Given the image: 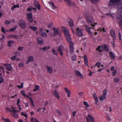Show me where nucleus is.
<instances>
[{
	"label": "nucleus",
	"mask_w": 122,
	"mask_h": 122,
	"mask_svg": "<svg viewBox=\"0 0 122 122\" xmlns=\"http://www.w3.org/2000/svg\"><path fill=\"white\" fill-rule=\"evenodd\" d=\"M120 26H122V16L120 18V20L119 22Z\"/></svg>",
	"instance_id": "43"
},
{
	"label": "nucleus",
	"mask_w": 122,
	"mask_h": 122,
	"mask_svg": "<svg viewBox=\"0 0 122 122\" xmlns=\"http://www.w3.org/2000/svg\"><path fill=\"white\" fill-rule=\"evenodd\" d=\"M67 21L70 26V27H72L73 25V21L72 19L69 18L67 19Z\"/></svg>",
	"instance_id": "16"
},
{
	"label": "nucleus",
	"mask_w": 122,
	"mask_h": 122,
	"mask_svg": "<svg viewBox=\"0 0 122 122\" xmlns=\"http://www.w3.org/2000/svg\"><path fill=\"white\" fill-rule=\"evenodd\" d=\"M113 80L115 82H117L119 81L120 79L118 78H114L113 79Z\"/></svg>",
	"instance_id": "50"
},
{
	"label": "nucleus",
	"mask_w": 122,
	"mask_h": 122,
	"mask_svg": "<svg viewBox=\"0 0 122 122\" xmlns=\"http://www.w3.org/2000/svg\"><path fill=\"white\" fill-rule=\"evenodd\" d=\"M21 115L24 116L26 118V119H27L28 118L27 115V114H26L25 113H23V112H22L21 113Z\"/></svg>",
	"instance_id": "39"
},
{
	"label": "nucleus",
	"mask_w": 122,
	"mask_h": 122,
	"mask_svg": "<svg viewBox=\"0 0 122 122\" xmlns=\"http://www.w3.org/2000/svg\"><path fill=\"white\" fill-rule=\"evenodd\" d=\"M19 66L20 67H22L23 66V64L21 63H20L19 64Z\"/></svg>",
	"instance_id": "60"
},
{
	"label": "nucleus",
	"mask_w": 122,
	"mask_h": 122,
	"mask_svg": "<svg viewBox=\"0 0 122 122\" xmlns=\"http://www.w3.org/2000/svg\"><path fill=\"white\" fill-rule=\"evenodd\" d=\"M110 33L113 38H114L116 37V34L113 30L112 29L110 30Z\"/></svg>",
	"instance_id": "27"
},
{
	"label": "nucleus",
	"mask_w": 122,
	"mask_h": 122,
	"mask_svg": "<svg viewBox=\"0 0 122 122\" xmlns=\"http://www.w3.org/2000/svg\"><path fill=\"white\" fill-rule=\"evenodd\" d=\"M74 51V47L69 48V51L71 54H73Z\"/></svg>",
	"instance_id": "35"
},
{
	"label": "nucleus",
	"mask_w": 122,
	"mask_h": 122,
	"mask_svg": "<svg viewBox=\"0 0 122 122\" xmlns=\"http://www.w3.org/2000/svg\"><path fill=\"white\" fill-rule=\"evenodd\" d=\"M45 67L47 69L48 72L50 74H51L52 73L53 69L51 67H49L47 65Z\"/></svg>",
	"instance_id": "19"
},
{
	"label": "nucleus",
	"mask_w": 122,
	"mask_h": 122,
	"mask_svg": "<svg viewBox=\"0 0 122 122\" xmlns=\"http://www.w3.org/2000/svg\"><path fill=\"white\" fill-rule=\"evenodd\" d=\"M20 98H19L18 99V100H17V102L16 103L17 105L18 106V107H20V105L19 104L20 102Z\"/></svg>",
	"instance_id": "52"
},
{
	"label": "nucleus",
	"mask_w": 122,
	"mask_h": 122,
	"mask_svg": "<svg viewBox=\"0 0 122 122\" xmlns=\"http://www.w3.org/2000/svg\"><path fill=\"white\" fill-rule=\"evenodd\" d=\"M16 57H17L16 55H15V56H14L12 57L11 58V59L12 60H14L16 58Z\"/></svg>",
	"instance_id": "57"
},
{
	"label": "nucleus",
	"mask_w": 122,
	"mask_h": 122,
	"mask_svg": "<svg viewBox=\"0 0 122 122\" xmlns=\"http://www.w3.org/2000/svg\"><path fill=\"white\" fill-rule=\"evenodd\" d=\"M101 63L100 62H97L96 64V66H98L99 65H101Z\"/></svg>",
	"instance_id": "59"
},
{
	"label": "nucleus",
	"mask_w": 122,
	"mask_h": 122,
	"mask_svg": "<svg viewBox=\"0 0 122 122\" xmlns=\"http://www.w3.org/2000/svg\"><path fill=\"white\" fill-rule=\"evenodd\" d=\"M50 48V47L49 46H45L42 48V49L44 50H46L47 49H49Z\"/></svg>",
	"instance_id": "49"
},
{
	"label": "nucleus",
	"mask_w": 122,
	"mask_h": 122,
	"mask_svg": "<svg viewBox=\"0 0 122 122\" xmlns=\"http://www.w3.org/2000/svg\"><path fill=\"white\" fill-rule=\"evenodd\" d=\"M87 116L88 117L90 118L91 121L89 119L87 118V122H95L94 121V118L92 116L89 114H88Z\"/></svg>",
	"instance_id": "13"
},
{
	"label": "nucleus",
	"mask_w": 122,
	"mask_h": 122,
	"mask_svg": "<svg viewBox=\"0 0 122 122\" xmlns=\"http://www.w3.org/2000/svg\"><path fill=\"white\" fill-rule=\"evenodd\" d=\"M100 100L101 101H103L104 100H105L106 99V97L105 96H103V95L102 96H100L99 97Z\"/></svg>",
	"instance_id": "31"
},
{
	"label": "nucleus",
	"mask_w": 122,
	"mask_h": 122,
	"mask_svg": "<svg viewBox=\"0 0 122 122\" xmlns=\"http://www.w3.org/2000/svg\"><path fill=\"white\" fill-rule=\"evenodd\" d=\"M18 24L21 28L24 29L26 26V23L24 20H21L18 22Z\"/></svg>",
	"instance_id": "4"
},
{
	"label": "nucleus",
	"mask_w": 122,
	"mask_h": 122,
	"mask_svg": "<svg viewBox=\"0 0 122 122\" xmlns=\"http://www.w3.org/2000/svg\"><path fill=\"white\" fill-rule=\"evenodd\" d=\"M83 104L86 107V110H87V108L88 107H90V106L87 103L85 102L84 101L83 102Z\"/></svg>",
	"instance_id": "30"
},
{
	"label": "nucleus",
	"mask_w": 122,
	"mask_h": 122,
	"mask_svg": "<svg viewBox=\"0 0 122 122\" xmlns=\"http://www.w3.org/2000/svg\"><path fill=\"white\" fill-rule=\"evenodd\" d=\"M64 48L62 45H60L58 48L57 50V51L58 52L60 51H62L64 49Z\"/></svg>",
	"instance_id": "29"
},
{
	"label": "nucleus",
	"mask_w": 122,
	"mask_h": 122,
	"mask_svg": "<svg viewBox=\"0 0 122 122\" xmlns=\"http://www.w3.org/2000/svg\"><path fill=\"white\" fill-rule=\"evenodd\" d=\"M5 23L6 24L9 25L10 23H11V21L5 20Z\"/></svg>",
	"instance_id": "41"
},
{
	"label": "nucleus",
	"mask_w": 122,
	"mask_h": 122,
	"mask_svg": "<svg viewBox=\"0 0 122 122\" xmlns=\"http://www.w3.org/2000/svg\"><path fill=\"white\" fill-rule=\"evenodd\" d=\"M39 33L42 37H46L47 36V34L45 31L42 28L40 29Z\"/></svg>",
	"instance_id": "7"
},
{
	"label": "nucleus",
	"mask_w": 122,
	"mask_h": 122,
	"mask_svg": "<svg viewBox=\"0 0 122 122\" xmlns=\"http://www.w3.org/2000/svg\"><path fill=\"white\" fill-rule=\"evenodd\" d=\"M83 29L79 28H76V35L77 36L79 37H82L83 36L82 32Z\"/></svg>",
	"instance_id": "3"
},
{
	"label": "nucleus",
	"mask_w": 122,
	"mask_h": 122,
	"mask_svg": "<svg viewBox=\"0 0 122 122\" xmlns=\"http://www.w3.org/2000/svg\"><path fill=\"white\" fill-rule=\"evenodd\" d=\"M23 47H19L18 48V51H22L23 49Z\"/></svg>",
	"instance_id": "56"
},
{
	"label": "nucleus",
	"mask_w": 122,
	"mask_h": 122,
	"mask_svg": "<svg viewBox=\"0 0 122 122\" xmlns=\"http://www.w3.org/2000/svg\"><path fill=\"white\" fill-rule=\"evenodd\" d=\"M30 28L34 31H35L37 29V28L36 27L33 26H30Z\"/></svg>",
	"instance_id": "34"
},
{
	"label": "nucleus",
	"mask_w": 122,
	"mask_h": 122,
	"mask_svg": "<svg viewBox=\"0 0 122 122\" xmlns=\"http://www.w3.org/2000/svg\"><path fill=\"white\" fill-rule=\"evenodd\" d=\"M65 91L66 92L67 97H70V95L71 93V91L68 90L66 87L64 88Z\"/></svg>",
	"instance_id": "21"
},
{
	"label": "nucleus",
	"mask_w": 122,
	"mask_h": 122,
	"mask_svg": "<svg viewBox=\"0 0 122 122\" xmlns=\"http://www.w3.org/2000/svg\"><path fill=\"white\" fill-rule=\"evenodd\" d=\"M13 38L15 39H17L18 38V36L17 35H13Z\"/></svg>",
	"instance_id": "62"
},
{
	"label": "nucleus",
	"mask_w": 122,
	"mask_h": 122,
	"mask_svg": "<svg viewBox=\"0 0 122 122\" xmlns=\"http://www.w3.org/2000/svg\"><path fill=\"white\" fill-rule=\"evenodd\" d=\"M2 119L5 122H10V120L8 119H5L4 117H2Z\"/></svg>",
	"instance_id": "48"
},
{
	"label": "nucleus",
	"mask_w": 122,
	"mask_h": 122,
	"mask_svg": "<svg viewBox=\"0 0 122 122\" xmlns=\"http://www.w3.org/2000/svg\"><path fill=\"white\" fill-rule=\"evenodd\" d=\"M17 25H15V27L12 28H10L9 30H10V31H13L14 30H15L17 28Z\"/></svg>",
	"instance_id": "40"
},
{
	"label": "nucleus",
	"mask_w": 122,
	"mask_h": 122,
	"mask_svg": "<svg viewBox=\"0 0 122 122\" xmlns=\"http://www.w3.org/2000/svg\"><path fill=\"white\" fill-rule=\"evenodd\" d=\"M13 35H10L8 36L9 38H13Z\"/></svg>",
	"instance_id": "64"
},
{
	"label": "nucleus",
	"mask_w": 122,
	"mask_h": 122,
	"mask_svg": "<svg viewBox=\"0 0 122 122\" xmlns=\"http://www.w3.org/2000/svg\"><path fill=\"white\" fill-rule=\"evenodd\" d=\"M52 53L53 55L56 56L57 54V53L56 50L54 48H53L52 50Z\"/></svg>",
	"instance_id": "33"
},
{
	"label": "nucleus",
	"mask_w": 122,
	"mask_h": 122,
	"mask_svg": "<svg viewBox=\"0 0 122 122\" xmlns=\"http://www.w3.org/2000/svg\"><path fill=\"white\" fill-rule=\"evenodd\" d=\"M91 2L93 4H95L99 1L100 0H90Z\"/></svg>",
	"instance_id": "37"
},
{
	"label": "nucleus",
	"mask_w": 122,
	"mask_h": 122,
	"mask_svg": "<svg viewBox=\"0 0 122 122\" xmlns=\"http://www.w3.org/2000/svg\"><path fill=\"white\" fill-rule=\"evenodd\" d=\"M14 42V41H11L10 40L8 42L7 45L8 46L10 47L11 46V45Z\"/></svg>",
	"instance_id": "32"
},
{
	"label": "nucleus",
	"mask_w": 122,
	"mask_h": 122,
	"mask_svg": "<svg viewBox=\"0 0 122 122\" xmlns=\"http://www.w3.org/2000/svg\"><path fill=\"white\" fill-rule=\"evenodd\" d=\"M84 61L85 65L86 66L89 67L88 66V59L87 58L86 55H84Z\"/></svg>",
	"instance_id": "20"
},
{
	"label": "nucleus",
	"mask_w": 122,
	"mask_h": 122,
	"mask_svg": "<svg viewBox=\"0 0 122 122\" xmlns=\"http://www.w3.org/2000/svg\"><path fill=\"white\" fill-rule=\"evenodd\" d=\"M34 5L35 7L37 8L38 10H40L41 7L40 4L36 1H35L34 2Z\"/></svg>",
	"instance_id": "17"
},
{
	"label": "nucleus",
	"mask_w": 122,
	"mask_h": 122,
	"mask_svg": "<svg viewBox=\"0 0 122 122\" xmlns=\"http://www.w3.org/2000/svg\"><path fill=\"white\" fill-rule=\"evenodd\" d=\"M40 89L39 86L37 85H35V88L33 89V91L36 92L39 90Z\"/></svg>",
	"instance_id": "26"
},
{
	"label": "nucleus",
	"mask_w": 122,
	"mask_h": 122,
	"mask_svg": "<svg viewBox=\"0 0 122 122\" xmlns=\"http://www.w3.org/2000/svg\"><path fill=\"white\" fill-rule=\"evenodd\" d=\"M37 120L36 118L32 117L30 119V121L32 122H36Z\"/></svg>",
	"instance_id": "45"
},
{
	"label": "nucleus",
	"mask_w": 122,
	"mask_h": 122,
	"mask_svg": "<svg viewBox=\"0 0 122 122\" xmlns=\"http://www.w3.org/2000/svg\"><path fill=\"white\" fill-rule=\"evenodd\" d=\"M13 113L12 114V116L16 118H18V115L17 113V111L15 109L13 110Z\"/></svg>",
	"instance_id": "15"
},
{
	"label": "nucleus",
	"mask_w": 122,
	"mask_h": 122,
	"mask_svg": "<svg viewBox=\"0 0 122 122\" xmlns=\"http://www.w3.org/2000/svg\"><path fill=\"white\" fill-rule=\"evenodd\" d=\"M32 10V8H31L30 7H29L27 8V11H30Z\"/></svg>",
	"instance_id": "61"
},
{
	"label": "nucleus",
	"mask_w": 122,
	"mask_h": 122,
	"mask_svg": "<svg viewBox=\"0 0 122 122\" xmlns=\"http://www.w3.org/2000/svg\"><path fill=\"white\" fill-rule=\"evenodd\" d=\"M86 27V31L88 32L89 34L91 36H92V32L91 31L90 29L91 28V27H90L89 26L86 25H85Z\"/></svg>",
	"instance_id": "14"
},
{
	"label": "nucleus",
	"mask_w": 122,
	"mask_h": 122,
	"mask_svg": "<svg viewBox=\"0 0 122 122\" xmlns=\"http://www.w3.org/2000/svg\"><path fill=\"white\" fill-rule=\"evenodd\" d=\"M102 48L104 51H108L110 50L108 48V46L106 44H104L102 46Z\"/></svg>",
	"instance_id": "10"
},
{
	"label": "nucleus",
	"mask_w": 122,
	"mask_h": 122,
	"mask_svg": "<svg viewBox=\"0 0 122 122\" xmlns=\"http://www.w3.org/2000/svg\"><path fill=\"white\" fill-rule=\"evenodd\" d=\"M54 96L58 99L60 98V96L57 92L56 90L54 91L52 93Z\"/></svg>",
	"instance_id": "18"
},
{
	"label": "nucleus",
	"mask_w": 122,
	"mask_h": 122,
	"mask_svg": "<svg viewBox=\"0 0 122 122\" xmlns=\"http://www.w3.org/2000/svg\"><path fill=\"white\" fill-rule=\"evenodd\" d=\"M53 23H50L48 26V28H51L52 26Z\"/></svg>",
	"instance_id": "54"
},
{
	"label": "nucleus",
	"mask_w": 122,
	"mask_h": 122,
	"mask_svg": "<svg viewBox=\"0 0 122 122\" xmlns=\"http://www.w3.org/2000/svg\"><path fill=\"white\" fill-rule=\"evenodd\" d=\"M34 61V58L33 56H29L26 61V64H28L31 62H33Z\"/></svg>",
	"instance_id": "12"
},
{
	"label": "nucleus",
	"mask_w": 122,
	"mask_h": 122,
	"mask_svg": "<svg viewBox=\"0 0 122 122\" xmlns=\"http://www.w3.org/2000/svg\"><path fill=\"white\" fill-rule=\"evenodd\" d=\"M101 46H98L96 48V50L97 51H99L100 52H102V51L101 50Z\"/></svg>",
	"instance_id": "42"
},
{
	"label": "nucleus",
	"mask_w": 122,
	"mask_h": 122,
	"mask_svg": "<svg viewBox=\"0 0 122 122\" xmlns=\"http://www.w3.org/2000/svg\"><path fill=\"white\" fill-rule=\"evenodd\" d=\"M109 54L112 60H114L115 59L116 56L114 53L112 52H110Z\"/></svg>",
	"instance_id": "22"
},
{
	"label": "nucleus",
	"mask_w": 122,
	"mask_h": 122,
	"mask_svg": "<svg viewBox=\"0 0 122 122\" xmlns=\"http://www.w3.org/2000/svg\"><path fill=\"white\" fill-rule=\"evenodd\" d=\"M20 93L22 94L23 96L25 97H26L27 98H29L30 97L28 95L26 94L25 93V91L24 90H21L20 92Z\"/></svg>",
	"instance_id": "28"
},
{
	"label": "nucleus",
	"mask_w": 122,
	"mask_h": 122,
	"mask_svg": "<svg viewBox=\"0 0 122 122\" xmlns=\"http://www.w3.org/2000/svg\"><path fill=\"white\" fill-rule=\"evenodd\" d=\"M63 30L67 41L69 43V48L73 47L74 44L71 41V38L69 32L67 29L64 27L63 28Z\"/></svg>",
	"instance_id": "1"
},
{
	"label": "nucleus",
	"mask_w": 122,
	"mask_h": 122,
	"mask_svg": "<svg viewBox=\"0 0 122 122\" xmlns=\"http://www.w3.org/2000/svg\"><path fill=\"white\" fill-rule=\"evenodd\" d=\"M51 6L53 9H55V6L53 3H51Z\"/></svg>",
	"instance_id": "58"
},
{
	"label": "nucleus",
	"mask_w": 122,
	"mask_h": 122,
	"mask_svg": "<svg viewBox=\"0 0 122 122\" xmlns=\"http://www.w3.org/2000/svg\"><path fill=\"white\" fill-rule=\"evenodd\" d=\"M0 72H1L0 73V76L1 75L2 73H4L5 72V71L4 70L2 66H1L0 67ZM4 78H2V77H0V84L2 82L4 81Z\"/></svg>",
	"instance_id": "6"
},
{
	"label": "nucleus",
	"mask_w": 122,
	"mask_h": 122,
	"mask_svg": "<svg viewBox=\"0 0 122 122\" xmlns=\"http://www.w3.org/2000/svg\"><path fill=\"white\" fill-rule=\"evenodd\" d=\"M23 83L22 82L21 83L20 85H17V87L19 89L22 88L23 87Z\"/></svg>",
	"instance_id": "38"
},
{
	"label": "nucleus",
	"mask_w": 122,
	"mask_h": 122,
	"mask_svg": "<svg viewBox=\"0 0 122 122\" xmlns=\"http://www.w3.org/2000/svg\"><path fill=\"white\" fill-rule=\"evenodd\" d=\"M85 17L86 18V21L88 23H91L92 22V17L91 16H87L86 15H85Z\"/></svg>",
	"instance_id": "11"
},
{
	"label": "nucleus",
	"mask_w": 122,
	"mask_h": 122,
	"mask_svg": "<svg viewBox=\"0 0 122 122\" xmlns=\"http://www.w3.org/2000/svg\"><path fill=\"white\" fill-rule=\"evenodd\" d=\"M32 15V13L31 12L27 14V20L29 22L31 23L33 21Z\"/></svg>",
	"instance_id": "5"
},
{
	"label": "nucleus",
	"mask_w": 122,
	"mask_h": 122,
	"mask_svg": "<svg viewBox=\"0 0 122 122\" xmlns=\"http://www.w3.org/2000/svg\"><path fill=\"white\" fill-rule=\"evenodd\" d=\"M120 1V0H110L108 5L110 7L115 6Z\"/></svg>",
	"instance_id": "2"
},
{
	"label": "nucleus",
	"mask_w": 122,
	"mask_h": 122,
	"mask_svg": "<svg viewBox=\"0 0 122 122\" xmlns=\"http://www.w3.org/2000/svg\"><path fill=\"white\" fill-rule=\"evenodd\" d=\"M56 113H57L60 116L61 115V112L59 111L58 110H56Z\"/></svg>",
	"instance_id": "55"
},
{
	"label": "nucleus",
	"mask_w": 122,
	"mask_h": 122,
	"mask_svg": "<svg viewBox=\"0 0 122 122\" xmlns=\"http://www.w3.org/2000/svg\"><path fill=\"white\" fill-rule=\"evenodd\" d=\"M111 44L113 47H114L115 46V41H113L111 42Z\"/></svg>",
	"instance_id": "53"
},
{
	"label": "nucleus",
	"mask_w": 122,
	"mask_h": 122,
	"mask_svg": "<svg viewBox=\"0 0 122 122\" xmlns=\"http://www.w3.org/2000/svg\"><path fill=\"white\" fill-rule=\"evenodd\" d=\"M19 5H14L11 8V9L12 10H13L15 8H19Z\"/></svg>",
	"instance_id": "44"
},
{
	"label": "nucleus",
	"mask_w": 122,
	"mask_h": 122,
	"mask_svg": "<svg viewBox=\"0 0 122 122\" xmlns=\"http://www.w3.org/2000/svg\"><path fill=\"white\" fill-rule=\"evenodd\" d=\"M75 73L76 75L77 76H80L81 78H83V75L81 74L79 71H76Z\"/></svg>",
	"instance_id": "25"
},
{
	"label": "nucleus",
	"mask_w": 122,
	"mask_h": 122,
	"mask_svg": "<svg viewBox=\"0 0 122 122\" xmlns=\"http://www.w3.org/2000/svg\"><path fill=\"white\" fill-rule=\"evenodd\" d=\"M76 56L75 55L72 56L71 57V60L73 61L76 60Z\"/></svg>",
	"instance_id": "47"
},
{
	"label": "nucleus",
	"mask_w": 122,
	"mask_h": 122,
	"mask_svg": "<svg viewBox=\"0 0 122 122\" xmlns=\"http://www.w3.org/2000/svg\"><path fill=\"white\" fill-rule=\"evenodd\" d=\"M59 29L58 28H57L56 29L55 27H53L52 28V30L54 31V36H56L58 34L59 36H61V34L58 32Z\"/></svg>",
	"instance_id": "8"
},
{
	"label": "nucleus",
	"mask_w": 122,
	"mask_h": 122,
	"mask_svg": "<svg viewBox=\"0 0 122 122\" xmlns=\"http://www.w3.org/2000/svg\"><path fill=\"white\" fill-rule=\"evenodd\" d=\"M5 38V36L4 35H3L2 37H1V38L0 40H4Z\"/></svg>",
	"instance_id": "63"
},
{
	"label": "nucleus",
	"mask_w": 122,
	"mask_h": 122,
	"mask_svg": "<svg viewBox=\"0 0 122 122\" xmlns=\"http://www.w3.org/2000/svg\"><path fill=\"white\" fill-rule=\"evenodd\" d=\"M117 73V70L115 69L113 71L112 73V75L113 76H114L116 75Z\"/></svg>",
	"instance_id": "46"
},
{
	"label": "nucleus",
	"mask_w": 122,
	"mask_h": 122,
	"mask_svg": "<svg viewBox=\"0 0 122 122\" xmlns=\"http://www.w3.org/2000/svg\"><path fill=\"white\" fill-rule=\"evenodd\" d=\"M65 1H66L67 2V4L68 5L70 6L71 4V3L70 2V0H64Z\"/></svg>",
	"instance_id": "51"
},
{
	"label": "nucleus",
	"mask_w": 122,
	"mask_h": 122,
	"mask_svg": "<svg viewBox=\"0 0 122 122\" xmlns=\"http://www.w3.org/2000/svg\"><path fill=\"white\" fill-rule=\"evenodd\" d=\"M28 98L30 100V102L31 106L33 107H35V106L34 104L32 98L30 97H29Z\"/></svg>",
	"instance_id": "23"
},
{
	"label": "nucleus",
	"mask_w": 122,
	"mask_h": 122,
	"mask_svg": "<svg viewBox=\"0 0 122 122\" xmlns=\"http://www.w3.org/2000/svg\"><path fill=\"white\" fill-rule=\"evenodd\" d=\"M4 66L6 68V69L8 71H11L13 69V67L10 64L5 63L4 64Z\"/></svg>",
	"instance_id": "9"
},
{
	"label": "nucleus",
	"mask_w": 122,
	"mask_h": 122,
	"mask_svg": "<svg viewBox=\"0 0 122 122\" xmlns=\"http://www.w3.org/2000/svg\"><path fill=\"white\" fill-rule=\"evenodd\" d=\"M107 90L106 89H104L103 91V96H105L106 97L107 95Z\"/></svg>",
	"instance_id": "36"
},
{
	"label": "nucleus",
	"mask_w": 122,
	"mask_h": 122,
	"mask_svg": "<svg viewBox=\"0 0 122 122\" xmlns=\"http://www.w3.org/2000/svg\"><path fill=\"white\" fill-rule=\"evenodd\" d=\"M37 41L38 43L40 45H42L43 41L42 38L41 37H38L37 38Z\"/></svg>",
	"instance_id": "24"
}]
</instances>
